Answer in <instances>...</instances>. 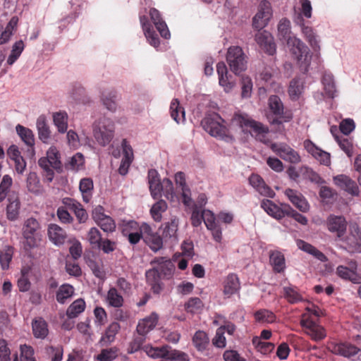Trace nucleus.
<instances>
[{"label": "nucleus", "instance_id": "obj_1", "mask_svg": "<svg viewBox=\"0 0 361 361\" xmlns=\"http://www.w3.org/2000/svg\"><path fill=\"white\" fill-rule=\"evenodd\" d=\"M250 121L247 114L235 113L231 120V127L228 128L222 124L225 122L224 120L219 114L213 113L207 115L201 123L204 130L212 136L227 142H232L234 137L231 130L235 127H248Z\"/></svg>", "mask_w": 361, "mask_h": 361}, {"label": "nucleus", "instance_id": "obj_2", "mask_svg": "<svg viewBox=\"0 0 361 361\" xmlns=\"http://www.w3.org/2000/svg\"><path fill=\"white\" fill-rule=\"evenodd\" d=\"M301 71L307 73L311 63L312 55L309 48L298 38H288L286 42Z\"/></svg>", "mask_w": 361, "mask_h": 361}, {"label": "nucleus", "instance_id": "obj_3", "mask_svg": "<svg viewBox=\"0 0 361 361\" xmlns=\"http://www.w3.org/2000/svg\"><path fill=\"white\" fill-rule=\"evenodd\" d=\"M226 59L230 70L236 75L247 69V57L239 46L230 47L228 49Z\"/></svg>", "mask_w": 361, "mask_h": 361}, {"label": "nucleus", "instance_id": "obj_4", "mask_svg": "<svg viewBox=\"0 0 361 361\" xmlns=\"http://www.w3.org/2000/svg\"><path fill=\"white\" fill-rule=\"evenodd\" d=\"M40 224L36 219L30 217L25 220L22 228V235L25 247L32 248L37 245L40 240Z\"/></svg>", "mask_w": 361, "mask_h": 361}, {"label": "nucleus", "instance_id": "obj_5", "mask_svg": "<svg viewBox=\"0 0 361 361\" xmlns=\"http://www.w3.org/2000/svg\"><path fill=\"white\" fill-rule=\"evenodd\" d=\"M114 124L109 118H103L93 126V135L97 142L102 145H108L113 138Z\"/></svg>", "mask_w": 361, "mask_h": 361}, {"label": "nucleus", "instance_id": "obj_6", "mask_svg": "<svg viewBox=\"0 0 361 361\" xmlns=\"http://www.w3.org/2000/svg\"><path fill=\"white\" fill-rule=\"evenodd\" d=\"M272 16L271 4L267 0H262L259 5L258 12L254 16L252 25L257 30L264 27Z\"/></svg>", "mask_w": 361, "mask_h": 361}, {"label": "nucleus", "instance_id": "obj_7", "mask_svg": "<svg viewBox=\"0 0 361 361\" xmlns=\"http://www.w3.org/2000/svg\"><path fill=\"white\" fill-rule=\"evenodd\" d=\"M92 218L97 224L106 233H112L116 230V223L109 216L104 213V208L98 205L92 211Z\"/></svg>", "mask_w": 361, "mask_h": 361}, {"label": "nucleus", "instance_id": "obj_8", "mask_svg": "<svg viewBox=\"0 0 361 361\" xmlns=\"http://www.w3.org/2000/svg\"><path fill=\"white\" fill-rule=\"evenodd\" d=\"M271 149L286 161L295 164L301 161L298 152L286 144H272Z\"/></svg>", "mask_w": 361, "mask_h": 361}, {"label": "nucleus", "instance_id": "obj_9", "mask_svg": "<svg viewBox=\"0 0 361 361\" xmlns=\"http://www.w3.org/2000/svg\"><path fill=\"white\" fill-rule=\"evenodd\" d=\"M333 182L336 186L352 196L357 197L360 194L357 183L346 175L340 174L334 176Z\"/></svg>", "mask_w": 361, "mask_h": 361}, {"label": "nucleus", "instance_id": "obj_10", "mask_svg": "<svg viewBox=\"0 0 361 361\" xmlns=\"http://www.w3.org/2000/svg\"><path fill=\"white\" fill-rule=\"evenodd\" d=\"M268 105L270 111L276 116H281L280 120L279 118L274 119L271 122L272 124H281L283 122H288L291 120V114H286L282 116L283 114V105L281 99L276 95H271L268 99Z\"/></svg>", "mask_w": 361, "mask_h": 361}, {"label": "nucleus", "instance_id": "obj_11", "mask_svg": "<svg viewBox=\"0 0 361 361\" xmlns=\"http://www.w3.org/2000/svg\"><path fill=\"white\" fill-rule=\"evenodd\" d=\"M303 145L307 152L316 159L321 164L324 166H330L331 155L329 152H325L318 147L310 140H305Z\"/></svg>", "mask_w": 361, "mask_h": 361}, {"label": "nucleus", "instance_id": "obj_12", "mask_svg": "<svg viewBox=\"0 0 361 361\" xmlns=\"http://www.w3.org/2000/svg\"><path fill=\"white\" fill-rule=\"evenodd\" d=\"M301 326L305 328V332L307 335L315 341L322 340L326 337V331L324 329L317 324L314 322L310 319H302L300 321Z\"/></svg>", "mask_w": 361, "mask_h": 361}, {"label": "nucleus", "instance_id": "obj_13", "mask_svg": "<svg viewBox=\"0 0 361 361\" xmlns=\"http://www.w3.org/2000/svg\"><path fill=\"white\" fill-rule=\"evenodd\" d=\"M328 230L336 233L338 238L344 235L347 228V221L343 216L330 215L326 219Z\"/></svg>", "mask_w": 361, "mask_h": 361}, {"label": "nucleus", "instance_id": "obj_14", "mask_svg": "<svg viewBox=\"0 0 361 361\" xmlns=\"http://www.w3.org/2000/svg\"><path fill=\"white\" fill-rule=\"evenodd\" d=\"M216 71L219 76V82L226 92H230L235 86V82L232 76L228 75L227 67L224 62L221 61L216 64Z\"/></svg>", "mask_w": 361, "mask_h": 361}, {"label": "nucleus", "instance_id": "obj_15", "mask_svg": "<svg viewBox=\"0 0 361 361\" xmlns=\"http://www.w3.org/2000/svg\"><path fill=\"white\" fill-rule=\"evenodd\" d=\"M285 195L290 202L300 212H306L310 209V205L305 197L298 191L287 188L284 191Z\"/></svg>", "mask_w": 361, "mask_h": 361}, {"label": "nucleus", "instance_id": "obj_16", "mask_svg": "<svg viewBox=\"0 0 361 361\" xmlns=\"http://www.w3.org/2000/svg\"><path fill=\"white\" fill-rule=\"evenodd\" d=\"M255 41L269 55L276 52V44L271 34L267 31L258 32L255 35Z\"/></svg>", "mask_w": 361, "mask_h": 361}, {"label": "nucleus", "instance_id": "obj_17", "mask_svg": "<svg viewBox=\"0 0 361 361\" xmlns=\"http://www.w3.org/2000/svg\"><path fill=\"white\" fill-rule=\"evenodd\" d=\"M249 183L261 195L268 197H274L275 195L274 190L258 174H252L249 178Z\"/></svg>", "mask_w": 361, "mask_h": 361}, {"label": "nucleus", "instance_id": "obj_18", "mask_svg": "<svg viewBox=\"0 0 361 361\" xmlns=\"http://www.w3.org/2000/svg\"><path fill=\"white\" fill-rule=\"evenodd\" d=\"M48 236L49 240L58 246L64 244L68 237L66 231L55 224L49 226Z\"/></svg>", "mask_w": 361, "mask_h": 361}, {"label": "nucleus", "instance_id": "obj_19", "mask_svg": "<svg viewBox=\"0 0 361 361\" xmlns=\"http://www.w3.org/2000/svg\"><path fill=\"white\" fill-rule=\"evenodd\" d=\"M8 204L6 207L7 218L11 221H15L18 218L20 209L18 195L15 192L11 193L8 195Z\"/></svg>", "mask_w": 361, "mask_h": 361}, {"label": "nucleus", "instance_id": "obj_20", "mask_svg": "<svg viewBox=\"0 0 361 361\" xmlns=\"http://www.w3.org/2000/svg\"><path fill=\"white\" fill-rule=\"evenodd\" d=\"M158 316L155 313H152L149 316L139 321L136 331L140 336H145L157 325Z\"/></svg>", "mask_w": 361, "mask_h": 361}, {"label": "nucleus", "instance_id": "obj_21", "mask_svg": "<svg viewBox=\"0 0 361 361\" xmlns=\"http://www.w3.org/2000/svg\"><path fill=\"white\" fill-rule=\"evenodd\" d=\"M295 23L300 25L301 27V30L302 34L304 35L306 39L308 41L309 44L312 47V48L317 51L319 49V46L318 44V41L317 39V36L314 32L312 28L307 25H305L304 23V20L299 15L295 20Z\"/></svg>", "mask_w": 361, "mask_h": 361}, {"label": "nucleus", "instance_id": "obj_22", "mask_svg": "<svg viewBox=\"0 0 361 361\" xmlns=\"http://www.w3.org/2000/svg\"><path fill=\"white\" fill-rule=\"evenodd\" d=\"M149 16L161 36L165 39L170 38V32L166 23L162 20L159 11L152 8L149 11Z\"/></svg>", "mask_w": 361, "mask_h": 361}, {"label": "nucleus", "instance_id": "obj_23", "mask_svg": "<svg viewBox=\"0 0 361 361\" xmlns=\"http://www.w3.org/2000/svg\"><path fill=\"white\" fill-rule=\"evenodd\" d=\"M146 279L148 285L155 294H159L163 289V283L161 282L160 274L156 268L148 270L146 272Z\"/></svg>", "mask_w": 361, "mask_h": 361}, {"label": "nucleus", "instance_id": "obj_24", "mask_svg": "<svg viewBox=\"0 0 361 361\" xmlns=\"http://www.w3.org/2000/svg\"><path fill=\"white\" fill-rule=\"evenodd\" d=\"M148 183L152 196L157 198L161 194L163 186L160 181L158 172L155 169H150L148 171Z\"/></svg>", "mask_w": 361, "mask_h": 361}, {"label": "nucleus", "instance_id": "obj_25", "mask_svg": "<svg viewBox=\"0 0 361 361\" xmlns=\"http://www.w3.org/2000/svg\"><path fill=\"white\" fill-rule=\"evenodd\" d=\"M121 326L116 322H111L106 329L104 334L102 336L99 343L101 345H107L113 343L116 334L119 332Z\"/></svg>", "mask_w": 361, "mask_h": 361}, {"label": "nucleus", "instance_id": "obj_26", "mask_svg": "<svg viewBox=\"0 0 361 361\" xmlns=\"http://www.w3.org/2000/svg\"><path fill=\"white\" fill-rule=\"evenodd\" d=\"M152 263L157 264L158 267L156 268L159 270V273L166 278H170L174 271V265L169 259L166 257H157L154 259Z\"/></svg>", "mask_w": 361, "mask_h": 361}, {"label": "nucleus", "instance_id": "obj_27", "mask_svg": "<svg viewBox=\"0 0 361 361\" xmlns=\"http://www.w3.org/2000/svg\"><path fill=\"white\" fill-rule=\"evenodd\" d=\"M63 203L74 212L80 223H85L87 221L88 219L87 213L79 202L73 199L65 198L63 200Z\"/></svg>", "mask_w": 361, "mask_h": 361}, {"label": "nucleus", "instance_id": "obj_28", "mask_svg": "<svg viewBox=\"0 0 361 361\" xmlns=\"http://www.w3.org/2000/svg\"><path fill=\"white\" fill-rule=\"evenodd\" d=\"M38 137L44 143H48L51 136V131L44 115L39 116L36 122Z\"/></svg>", "mask_w": 361, "mask_h": 361}, {"label": "nucleus", "instance_id": "obj_29", "mask_svg": "<svg viewBox=\"0 0 361 361\" xmlns=\"http://www.w3.org/2000/svg\"><path fill=\"white\" fill-rule=\"evenodd\" d=\"M325 94L329 98H334L337 96V90L334 75L330 73H325L322 80Z\"/></svg>", "mask_w": 361, "mask_h": 361}, {"label": "nucleus", "instance_id": "obj_30", "mask_svg": "<svg viewBox=\"0 0 361 361\" xmlns=\"http://www.w3.org/2000/svg\"><path fill=\"white\" fill-rule=\"evenodd\" d=\"M248 127L252 129L254 135L257 140L264 143L269 142V139L267 137L269 133V128L267 126L251 119Z\"/></svg>", "mask_w": 361, "mask_h": 361}, {"label": "nucleus", "instance_id": "obj_31", "mask_svg": "<svg viewBox=\"0 0 361 361\" xmlns=\"http://www.w3.org/2000/svg\"><path fill=\"white\" fill-rule=\"evenodd\" d=\"M101 101L106 109L115 111L117 108V92L114 90H105L102 93Z\"/></svg>", "mask_w": 361, "mask_h": 361}, {"label": "nucleus", "instance_id": "obj_32", "mask_svg": "<svg viewBox=\"0 0 361 361\" xmlns=\"http://www.w3.org/2000/svg\"><path fill=\"white\" fill-rule=\"evenodd\" d=\"M240 289V282L235 274H229L224 281V293L230 297Z\"/></svg>", "mask_w": 361, "mask_h": 361}, {"label": "nucleus", "instance_id": "obj_33", "mask_svg": "<svg viewBox=\"0 0 361 361\" xmlns=\"http://www.w3.org/2000/svg\"><path fill=\"white\" fill-rule=\"evenodd\" d=\"M26 186L29 192L35 195L42 194L44 191L43 186L40 183L39 178L35 172H30L27 175Z\"/></svg>", "mask_w": 361, "mask_h": 361}, {"label": "nucleus", "instance_id": "obj_34", "mask_svg": "<svg viewBox=\"0 0 361 361\" xmlns=\"http://www.w3.org/2000/svg\"><path fill=\"white\" fill-rule=\"evenodd\" d=\"M32 332L35 337L44 338L49 332L47 324L42 317L35 319L32 322Z\"/></svg>", "mask_w": 361, "mask_h": 361}, {"label": "nucleus", "instance_id": "obj_35", "mask_svg": "<svg viewBox=\"0 0 361 361\" xmlns=\"http://www.w3.org/2000/svg\"><path fill=\"white\" fill-rule=\"evenodd\" d=\"M296 243H297V245L299 247V249L313 255L315 258H317L319 261H321V262L327 261V257L325 256V255L324 253H322L321 251H319V250H317L315 247H314L311 244L306 243L302 240H298Z\"/></svg>", "mask_w": 361, "mask_h": 361}, {"label": "nucleus", "instance_id": "obj_36", "mask_svg": "<svg viewBox=\"0 0 361 361\" xmlns=\"http://www.w3.org/2000/svg\"><path fill=\"white\" fill-rule=\"evenodd\" d=\"M192 342L195 348L200 352L204 351L209 344L208 335L203 331H197L194 334Z\"/></svg>", "mask_w": 361, "mask_h": 361}, {"label": "nucleus", "instance_id": "obj_37", "mask_svg": "<svg viewBox=\"0 0 361 361\" xmlns=\"http://www.w3.org/2000/svg\"><path fill=\"white\" fill-rule=\"evenodd\" d=\"M46 159L51 163V166L58 173L62 172V163L61 155L55 147H51L47 152Z\"/></svg>", "mask_w": 361, "mask_h": 361}, {"label": "nucleus", "instance_id": "obj_38", "mask_svg": "<svg viewBox=\"0 0 361 361\" xmlns=\"http://www.w3.org/2000/svg\"><path fill=\"white\" fill-rule=\"evenodd\" d=\"M346 242L352 247H361V230L356 224L350 226Z\"/></svg>", "mask_w": 361, "mask_h": 361}, {"label": "nucleus", "instance_id": "obj_39", "mask_svg": "<svg viewBox=\"0 0 361 361\" xmlns=\"http://www.w3.org/2000/svg\"><path fill=\"white\" fill-rule=\"evenodd\" d=\"M79 189L82 194L83 201L85 202H89L92 196V180L89 178L81 179L80 181Z\"/></svg>", "mask_w": 361, "mask_h": 361}, {"label": "nucleus", "instance_id": "obj_40", "mask_svg": "<svg viewBox=\"0 0 361 361\" xmlns=\"http://www.w3.org/2000/svg\"><path fill=\"white\" fill-rule=\"evenodd\" d=\"M16 130L25 145L30 147H32L35 145V136L33 132L30 128L18 124L16 126Z\"/></svg>", "mask_w": 361, "mask_h": 361}, {"label": "nucleus", "instance_id": "obj_41", "mask_svg": "<svg viewBox=\"0 0 361 361\" xmlns=\"http://www.w3.org/2000/svg\"><path fill=\"white\" fill-rule=\"evenodd\" d=\"M335 351L343 357H351L355 355L360 349L351 343H342L335 347Z\"/></svg>", "mask_w": 361, "mask_h": 361}, {"label": "nucleus", "instance_id": "obj_42", "mask_svg": "<svg viewBox=\"0 0 361 361\" xmlns=\"http://www.w3.org/2000/svg\"><path fill=\"white\" fill-rule=\"evenodd\" d=\"M269 260L273 269L276 272H281L285 269V259L282 253L273 251L270 253Z\"/></svg>", "mask_w": 361, "mask_h": 361}, {"label": "nucleus", "instance_id": "obj_43", "mask_svg": "<svg viewBox=\"0 0 361 361\" xmlns=\"http://www.w3.org/2000/svg\"><path fill=\"white\" fill-rule=\"evenodd\" d=\"M261 207L271 216L281 219L282 212L281 208L269 200H263L261 202Z\"/></svg>", "mask_w": 361, "mask_h": 361}, {"label": "nucleus", "instance_id": "obj_44", "mask_svg": "<svg viewBox=\"0 0 361 361\" xmlns=\"http://www.w3.org/2000/svg\"><path fill=\"white\" fill-rule=\"evenodd\" d=\"M170 112L171 118L178 123L185 120V111L180 106L177 99L172 100L170 105Z\"/></svg>", "mask_w": 361, "mask_h": 361}, {"label": "nucleus", "instance_id": "obj_45", "mask_svg": "<svg viewBox=\"0 0 361 361\" xmlns=\"http://www.w3.org/2000/svg\"><path fill=\"white\" fill-rule=\"evenodd\" d=\"M144 240L154 252H157L162 247V238L157 233H148L144 236Z\"/></svg>", "mask_w": 361, "mask_h": 361}, {"label": "nucleus", "instance_id": "obj_46", "mask_svg": "<svg viewBox=\"0 0 361 361\" xmlns=\"http://www.w3.org/2000/svg\"><path fill=\"white\" fill-rule=\"evenodd\" d=\"M290 23L287 18H283L278 25V36L281 40L286 42L288 38H293L290 35Z\"/></svg>", "mask_w": 361, "mask_h": 361}, {"label": "nucleus", "instance_id": "obj_47", "mask_svg": "<svg viewBox=\"0 0 361 361\" xmlns=\"http://www.w3.org/2000/svg\"><path fill=\"white\" fill-rule=\"evenodd\" d=\"M38 164L43 170L42 175L44 180L48 183H51L54 177V169L51 166V163L46 157H42L38 160Z\"/></svg>", "mask_w": 361, "mask_h": 361}, {"label": "nucleus", "instance_id": "obj_48", "mask_svg": "<svg viewBox=\"0 0 361 361\" xmlns=\"http://www.w3.org/2000/svg\"><path fill=\"white\" fill-rule=\"evenodd\" d=\"M54 125L57 127L59 133H63L68 128V115L66 112H56L53 114Z\"/></svg>", "mask_w": 361, "mask_h": 361}, {"label": "nucleus", "instance_id": "obj_49", "mask_svg": "<svg viewBox=\"0 0 361 361\" xmlns=\"http://www.w3.org/2000/svg\"><path fill=\"white\" fill-rule=\"evenodd\" d=\"M303 90V82L300 78L293 79L289 85L288 94L292 99H297Z\"/></svg>", "mask_w": 361, "mask_h": 361}, {"label": "nucleus", "instance_id": "obj_50", "mask_svg": "<svg viewBox=\"0 0 361 361\" xmlns=\"http://www.w3.org/2000/svg\"><path fill=\"white\" fill-rule=\"evenodd\" d=\"M85 308V302L82 299L75 300L67 309L66 314L69 318H75L82 313Z\"/></svg>", "mask_w": 361, "mask_h": 361}, {"label": "nucleus", "instance_id": "obj_51", "mask_svg": "<svg viewBox=\"0 0 361 361\" xmlns=\"http://www.w3.org/2000/svg\"><path fill=\"white\" fill-rule=\"evenodd\" d=\"M74 293V288L69 284H63L60 286L59 289L56 293V300L61 304L66 302L68 298L73 296Z\"/></svg>", "mask_w": 361, "mask_h": 361}, {"label": "nucleus", "instance_id": "obj_52", "mask_svg": "<svg viewBox=\"0 0 361 361\" xmlns=\"http://www.w3.org/2000/svg\"><path fill=\"white\" fill-rule=\"evenodd\" d=\"M77 329L82 335L86 343H91L93 341V333L91 331L90 321L89 319H86L84 322H79L77 324Z\"/></svg>", "mask_w": 361, "mask_h": 361}, {"label": "nucleus", "instance_id": "obj_53", "mask_svg": "<svg viewBox=\"0 0 361 361\" xmlns=\"http://www.w3.org/2000/svg\"><path fill=\"white\" fill-rule=\"evenodd\" d=\"M24 48L25 44L23 40H18L12 46L11 54L7 59V63L10 66L13 65L19 58Z\"/></svg>", "mask_w": 361, "mask_h": 361}, {"label": "nucleus", "instance_id": "obj_54", "mask_svg": "<svg viewBox=\"0 0 361 361\" xmlns=\"http://www.w3.org/2000/svg\"><path fill=\"white\" fill-rule=\"evenodd\" d=\"M87 240L92 248H100L102 238L100 231L97 228L92 227L89 230Z\"/></svg>", "mask_w": 361, "mask_h": 361}, {"label": "nucleus", "instance_id": "obj_55", "mask_svg": "<svg viewBox=\"0 0 361 361\" xmlns=\"http://www.w3.org/2000/svg\"><path fill=\"white\" fill-rule=\"evenodd\" d=\"M340 148L347 154L348 157H351L353 154V145L352 140L345 136H335Z\"/></svg>", "mask_w": 361, "mask_h": 361}, {"label": "nucleus", "instance_id": "obj_56", "mask_svg": "<svg viewBox=\"0 0 361 361\" xmlns=\"http://www.w3.org/2000/svg\"><path fill=\"white\" fill-rule=\"evenodd\" d=\"M106 298L109 305L112 307H120L123 304L122 295L118 293L115 288H111L109 290Z\"/></svg>", "mask_w": 361, "mask_h": 361}, {"label": "nucleus", "instance_id": "obj_57", "mask_svg": "<svg viewBox=\"0 0 361 361\" xmlns=\"http://www.w3.org/2000/svg\"><path fill=\"white\" fill-rule=\"evenodd\" d=\"M167 209V204L164 200L157 202L151 208L150 214L153 219L156 221H161V214Z\"/></svg>", "mask_w": 361, "mask_h": 361}, {"label": "nucleus", "instance_id": "obj_58", "mask_svg": "<svg viewBox=\"0 0 361 361\" xmlns=\"http://www.w3.org/2000/svg\"><path fill=\"white\" fill-rule=\"evenodd\" d=\"M13 255V248L11 246H6L0 252V264L3 269H8Z\"/></svg>", "mask_w": 361, "mask_h": 361}, {"label": "nucleus", "instance_id": "obj_59", "mask_svg": "<svg viewBox=\"0 0 361 361\" xmlns=\"http://www.w3.org/2000/svg\"><path fill=\"white\" fill-rule=\"evenodd\" d=\"M338 276L343 279L349 280L353 282H357V275L353 269H348L347 267L338 266L336 269Z\"/></svg>", "mask_w": 361, "mask_h": 361}, {"label": "nucleus", "instance_id": "obj_60", "mask_svg": "<svg viewBox=\"0 0 361 361\" xmlns=\"http://www.w3.org/2000/svg\"><path fill=\"white\" fill-rule=\"evenodd\" d=\"M83 164V155L78 152L70 158L68 162L65 164V167L69 170L77 171Z\"/></svg>", "mask_w": 361, "mask_h": 361}, {"label": "nucleus", "instance_id": "obj_61", "mask_svg": "<svg viewBox=\"0 0 361 361\" xmlns=\"http://www.w3.org/2000/svg\"><path fill=\"white\" fill-rule=\"evenodd\" d=\"M17 20L12 18L4 30L0 25V44L6 43L12 35L13 26L16 25Z\"/></svg>", "mask_w": 361, "mask_h": 361}, {"label": "nucleus", "instance_id": "obj_62", "mask_svg": "<svg viewBox=\"0 0 361 361\" xmlns=\"http://www.w3.org/2000/svg\"><path fill=\"white\" fill-rule=\"evenodd\" d=\"M255 320L259 323H272L275 321V315L267 310H260L255 313Z\"/></svg>", "mask_w": 361, "mask_h": 361}, {"label": "nucleus", "instance_id": "obj_63", "mask_svg": "<svg viewBox=\"0 0 361 361\" xmlns=\"http://www.w3.org/2000/svg\"><path fill=\"white\" fill-rule=\"evenodd\" d=\"M283 295L290 303H295L302 300V296L297 290L292 286L283 287Z\"/></svg>", "mask_w": 361, "mask_h": 361}, {"label": "nucleus", "instance_id": "obj_64", "mask_svg": "<svg viewBox=\"0 0 361 361\" xmlns=\"http://www.w3.org/2000/svg\"><path fill=\"white\" fill-rule=\"evenodd\" d=\"M117 351L116 348L103 349L101 353L97 355V359L99 361H112L117 357Z\"/></svg>", "mask_w": 361, "mask_h": 361}]
</instances>
